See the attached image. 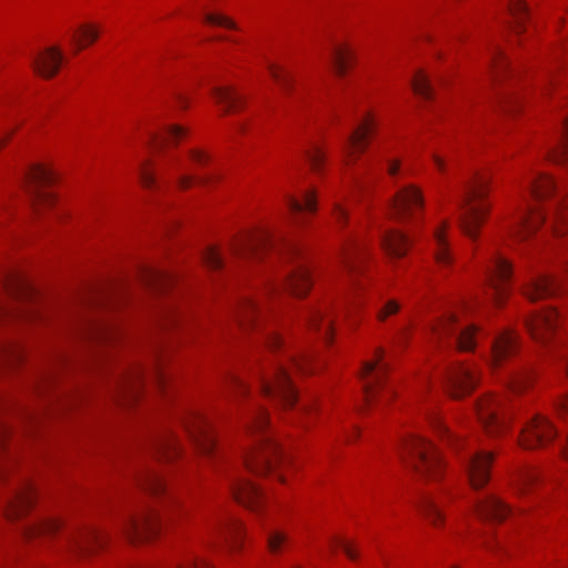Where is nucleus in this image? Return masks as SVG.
Wrapping results in <instances>:
<instances>
[{
	"label": "nucleus",
	"mask_w": 568,
	"mask_h": 568,
	"mask_svg": "<svg viewBox=\"0 0 568 568\" xmlns=\"http://www.w3.org/2000/svg\"><path fill=\"white\" fill-rule=\"evenodd\" d=\"M139 485L153 495H161L166 490L163 476L154 469H145L138 478Z\"/></svg>",
	"instance_id": "40"
},
{
	"label": "nucleus",
	"mask_w": 568,
	"mask_h": 568,
	"mask_svg": "<svg viewBox=\"0 0 568 568\" xmlns=\"http://www.w3.org/2000/svg\"><path fill=\"white\" fill-rule=\"evenodd\" d=\"M447 227L446 224H444L443 227L437 229L435 231V241H436V260L442 265H448L452 261L450 253L448 250V245L444 235L445 229Z\"/></svg>",
	"instance_id": "49"
},
{
	"label": "nucleus",
	"mask_w": 568,
	"mask_h": 568,
	"mask_svg": "<svg viewBox=\"0 0 568 568\" xmlns=\"http://www.w3.org/2000/svg\"><path fill=\"white\" fill-rule=\"evenodd\" d=\"M490 68L495 74L506 71L508 68L507 61L504 59L503 53L497 48H494L491 51Z\"/></svg>",
	"instance_id": "57"
},
{
	"label": "nucleus",
	"mask_w": 568,
	"mask_h": 568,
	"mask_svg": "<svg viewBox=\"0 0 568 568\" xmlns=\"http://www.w3.org/2000/svg\"><path fill=\"white\" fill-rule=\"evenodd\" d=\"M4 286L8 295L14 300L28 298L33 294L29 282L19 274L8 276Z\"/></svg>",
	"instance_id": "39"
},
{
	"label": "nucleus",
	"mask_w": 568,
	"mask_h": 568,
	"mask_svg": "<svg viewBox=\"0 0 568 568\" xmlns=\"http://www.w3.org/2000/svg\"><path fill=\"white\" fill-rule=\"evenodd\" d=\"M550 229L556 235L568 232V193L550 207Z\"/></svg>",
	"instance_id": "32"
},
{
	"label": "nucleus",
	"mask_w": 568,
	"mask_h": 568,
	"mask_svg": "<svg viewBox=\"0 0 568 568\" xmlns=\"http://www.w3.org/2000/svg\"><path fill=\"white\" fill-rule=\"evenodd\" d=\"M400 305L395 300L387 301L377 312V320L384 322L388 316L396 314Z\"/></svg>",
	"instance_id": "59"
},
{
	"label": "nucleus",
	"mask_w": 568,
	"mask_h": 568,
	"mask_svg": "<svg viewBox=\"0 0 568 568\" xmlns=\"http://www.w3.org/2000/svg\"><path fill=\"white\" fill-rule=\"evenodd\" d=\"M559 291V284L554 276L540 274L530 280L525 286L524 294L531 301L544 300L554 296Z\"/></svg>",
	"instance_id": "24"
},
{
	"label": "nucleus",
	"mask_w": 568,
	"mask_h": 568,
	"mask_svg": "<svg viewBox=\"0 0 568 568\" xmlns=\"http://www.w3.org/2000/svg\"><path fill=\"white\" fill-rule=\"evenodd\" d=\"M203 260L205 264L212 270H219L223 266V258L216 247H206L203 252Z\"/></svg>",
	"instance_id": "55"
},
{
	"label": "nucleus",
	"mask_w": 568,
	"mask_h": 568,
	"mask_svg": "<svg viewBox=\"0 0 568 568\" xmlns=\"http://www.w3.org/2000/svg\"><path fill=\"white\" fill-rule=\"evenodd\" d=\"M304 323L310 328L317 331L325 341H328L333 323L328 307L310 308L304 314Z\"/></svg>",
	"instance_id": "28"
},
{
	"label": "nucleus",
	"mask_w": 568,
	"mask_h": 568,
	"mask_svg": "<svg viewBox=\"0 0 568 568\" xmlns=\"http://www.w3.org/2000/svg\"><path fill=\"white\" fill-rule=\"evenodd\" d=\"M545 221L544 210L528 204L518 216L511 230V235L518 240H525Z\"/></svg>",
	"instance_id": "19"
},
{
	"label": "nucleus",
	"mask_w": 568,
	"mask_h": 568,
	"mask_svg": "<svg viewBox=\"0 0 568 568\" xmlns=\"http://www.w3.org/2000/svg\"><path fill=\"white\" fill-rule=\"evenodd\" d=\"M291 365L301 372L311 371L312 356L311 355H301V356H292L290 358Z\"/></svg>",
	"instance_id": "61"
},
{
	"label": "nucleus",
	"mask_w": 568,
	"mask_h": 568,
	"mask_svg": "<svg viewBox=\"0 0 568 568\" xmlns=\"http://www.w3.org/2000/svg\"><path fill=\"white\" fill-rule=\"evenodd\" d=\"M555 356L560 359L566 369V373L568 374V345L559 341L556 345Z\"/></svg>",
	"instance_id": "63"
},
{
	"label": "nucleus",
	"mask_w": 568,
	"mask_h": 568,
	"mask_svg": "<svg viewBox=\"0 0 568 568\" xmlns=\"http://www.w3.org/2000/svg\"><path fill=\"white\" fill-rule=\"evenodd\" d=\"M62 527V523L60 519L50 518L40 520L31 526H27L23 528V534L27 537L42 536V535H53Z\"/></svg>",
	"instance_id": "45"
},
{
	"label": "nucleus",
	"mask_w": 568,
	"mask_h": 568,
	"mask_svg": "<svg viewBox=\"0 0 568 568\" xmlns=\"http://www.w3.org/2000/svg\"><path fill=\"white\" fill-rule=\"evenodd\" d=\"M364 256V244L357 241H351L343 248L341 254V263L348 274L354 275L357 273Z\"/></svg>",
	"instance_id": "30"
},
{
	"label": "nucleus",
	"mask_w": 568,
	"mask_h": 568,
	"mask_svg": "<svg viewBox=\"0 0 568 568\" xmlns=\"http://www.w3.org/2000/svg\"><path fill=\"white\" fill-rule=\"evenodd\" d=\"M214 99L225 112H236L241 109L242 97L230 87H219L213 91Z\"/></svg>",
	"instance_id": "38"
},
{
	"label": "nucleus",
	"mask_w": 568,
	"mask_h": 568,
	"mask_svg": "<svg viewBox=\"0 0 568 568\" xmlns=\"http://www.w3.org/2000/svg\"><path fill=\"white\" fill-rule=\"evenodd\" d=\"M99 38V29L90 23L81 24L71 36V41L75 45V53L95 42Z\"/></svg>",
	"instance_id": "43"
},
{
	"label": "nucleus",
	"mask_w": 568,
	"mask_h": 568,
	"mask_svg": "<svg viewBox=\"0 0 568 568\" xmlns=\"http://www.w3.org/2000/svg\"><path fill=\"white\" fill-rule=\"evenodd\" d=\"M232 493L234 498L246 507L255 509L263 500L261 490L244 478L232 479Z\"/></svg>",
	"instance_id": "25"
},
{
	"label": "nucleus",
	"mask_w": 568,
	"mask_h": 568,
	"mask_svg": "<svg viewBox=\"0 0 568 568\" xmlns=\"http://www.w3.org/2000/svg\"><path fill=\"white\" fill-rule=\"evenodd\" d=\"M267 69L271 74V77L274 79V81L280 85L281 90L285 94H290L293 89V77L288 71H286L283 67L274 63V62H267Z\"/></svg>",
	"instance_id": "46"
},
{
	"label": "nucleus",
	"mask_w": 568,
	"mask_h": 568,
	"mask_svg": "<svg viewBox=\"0 0 568 568\" xmlns=\"http://www.w3.org/2000/svg\"><path fill=\"white\" fill-rule=\"evenodd\" d=\"M267 251H276L287 258L298 254L296 246L275 237L266 229L246 232L232 245V253L242 257H258Z\"/></svg>",
	"instance_id": "4"
},
{
	"label": "nucleus",
	"mask_w": 568,
	"mask_h": 568,
	"mask_svg": "<svg viewBox=\"0 0 568 568\" xmlns=\"http://www.w3.org/2000/svg\"><path fill=\"white\" fill-rule=\"evenodd\" d=\"M24 180L28 183V192L36 207L52 202L51 193L40 190V186L49 185L55 180L54 172L51 169L40 164L32 165L26 172Z\"/></svg>",
	"instance_id": "13"
},
{
	"label": "nucleus",
	"mask_w": 568,
	"mask_h": 568,
	"mask_svg": "<svg viewBox=\"0 0 568 568\" xmlns=\"http://www.w3.org/2000/svg\"><path fill=\"white\" fill-rule=\"evenodd\" d=\"M190 439L205 456H213L216 450L215 438L209 419L200 412H189L182 419Z\"/></svg>",
	"instance_id": "10"
},
{
	"label": "nucleus",
	"mask_w": 568,
	"mask_h": 568,
	"mask_svg": "<svg viewBox=\"0 0 568 568\" xmlns=\"http://www.w3.org/2000/svg\"><path fill=\"white\" fill-rule=\"evenodd\" d=\"M511 277V265L498 252L491 251L486 265V278L489 286V298L500 304L508 293V282Z\"/></svg>",
	"instance_id": "9"
},
{
	"label": "nucleus",
	"mask_w": 568,
	"mask_h": 568,
	"mask_svg": "<svg viewBox=\"0 0 568 568\" xmlns=\"http://www.w3.org/2000/svg\"><path fill=\"white\" fill-rule=\"evenodd\" d=\"M205 21L229 29H236V24L232 20L221 14L207 13L205 16Z\"/></svg>",
	"instance_id": "62"
},
{
	"label": "nucleus",
	"mask_w": 568,
	"mask_h": 568,
	"mask_svg": "<svg viewBox=\"0 0 568 568\" xmlns=\"http://www.w3.org/2000/svg\"><path fill=\"white\" fill-rule=\"evenodd\" d=\"M531 369L521 363H511L507 365L501 374V379L505 385L514 392H520L531 381Z\"/></svg>",
	"instance_id": "26"
},
{
	"label": "nucleus",
	"mask_w": 568,
	"mask_h": 568,
	"mask_svg": "<svg viewBox=\"0 0 568 568\" xmlns=\"http://www.w3.org/2000/svg\"><path fill=\"white\" fill-rule=\"evenodd\" d=\"M444 383L447 392L454 398L462 397L476 386V369L464 364L450 366L445 371Z\"/></svg>",
	"instance_id": "12"
},
{
	"label": "nucleus",
	"mask_w": 568,
	"mask_h": 568,
	"mask_svg": "<svg viewBox=\"0 0 568 568\" xmlns=\"http://www.w3.org/2000/svg\"><path fill=\"white\" fill-rule=\"evenodd\" d=\"M184 135V128L172 124L166 126L161 134L153 135L151 139V144L155 150H162L166 145L176 144Z\"/></svg>",
	"instance_id": "42"
},
{
	"label": "nucleus",
	"mask_w": 568,
	"mask_h": 568,
	"mask_svg": "<svg viewBox=\"0 0 568 568\" xmlns=\"http://www.w3.org/2000/svg\"><path fill=\"white\" fill-rule=\"evenodd\" d=\"M311 273L305 264L295 265L278 284L268 287L266 295L278 294L281 291L290 292L295 296H303L310 290Z\"/></svg>",
	"instance_id": "15"
},
{
	"label": "nucleus",
	"mask_w": 568,
	"mask_h": 568,
	"mask_svg": "<svg viewBox=\"0 0 568 568\" xmlns=\"http://www.w3.org/2000/svg\"><path fill=\"white\" fill-rule=\"evenodd\" d=\"M430 423L456 452L466 450L463 459L469 483L475 489L481 488L489 479L493 455L487 452L475 450L464 438L446 428L437 417H432Z\"/></svg>",
	"instance_id": "2"
},
{
	"label": "nucleus",
	"mask_w": 568,
	"mask_h": 568,
	"mask_svg": "<svg viewBox=\"0 0 568 568\" xmlns=\"http://www.w3.org/2000/svg\"><path fill=\"white\" fill-rule=\"evenodd\" d=\"M557 432L542 415H535L521 430L520 445L525 448H536L550 442Z\"/></svg>",
	"instance_id": "14"
},
{
	"label": "nucleus",
	"mask_w": 568,
	"mask_h": 568,
	"mask_svg": "<svg viewBox=\"0 0 568 568\" xmlns=\"http://www.w3.org/2000/svg\"><path fill=\"white\" fill-rule=\"evenodd\" d=\"M433 333L440 341L444 337L452 336L450 344L460 351H470L475 346V336L477 328L474 325L459 328L456 314L447 312L434 326Z\"/></svg>",
	"instance_id": "8"
},
{
	"label": "nucleus",
	"mask_w": 568,
	"mask_h": 568,
	"mask_svg": "<svg viewBox=\"0 0 568 568\" xmlns=\"http://www.w3.org/2000/svg\"><path fill=\"white\" fill-rule=\"evenodd\" d=\"M486 180L481 176H476L471 182L465 186L464 194L459 201V225L463 232L475 239L477 230L483 223L484 215L487 212V206L481 202L485 195Z\"/></svg>",
	"instance_id": "5"
},
{
	"label": "nucleus",
	"mask_w": 568,
	"mask_h": 568,
	"mask_svg": "<svg viewBox=\"0 0 568 568\" xmlns=\"http://www.w3.org/2000/svg\"><path fill=\"white\" fill-rule=\"evenodd\" d=\"M509 11L514 18L513 30L519 33L523 29L525 18L528 16V8L524 0H511Z\"/></svg>",
	"instance_id": "51"
},
{
	"label": "nucleus",
	"mask_w": 568,
	"mask_h": 568,
	"mask_svg": "<svg viewBox=\"0 0 568 568\" xmlns=\"http://www.w3.org/2000/svg\"><path fill=\"white\" fill-rule=\"evenodd\" d=\"M383 351L378 349L373 359L367 361L362 367V379L365 399L368 406L379 405L393 397V390L383 389L382 383L387 366L382 362Z\"/></svg>",
	"instance_id": "6"
},
{
	"label": "nucleus",
	"mask_w": 568,
	"mask_h": 568,
	"mask_svg": "<svg viewBox=\"0 0 568 568\" xmlns=\"http://www.w3.org/2000/svg\"><path fill=\"white\" fill-rule=\"evenodd\" d=\"M33 496L34 488L29 484L19 490L11 501L10 509L7 514L8 518H18L31 505Z\"/></svg>",
	"instance_id": "41"
},
{
	"label": "nucleus",
	"mask_w": 568,
	"mask_h": 568,
	"mask_svg": "<svg viewBox=\"0 0 568 568\" xmlns=\"http://www.w3.org/2000/svg\"><path fill=\"white\" fill-rule=\"evenodd\" d=\"M197 182L199 184H207L211 181L210 176H202V178H194L193 175L183 173L178 176V184L181 189H187L190 187L194 182Z\"/></svg>",
	"instance_id": "60"
},
{
	"label": "nucleus",
	"mask_w": 568,
	"mask_h": 568,
	"mask_svg": "<svg viewBox=\"0 0 568 568\" xmlns=\"http://www.w3.org/2000/svg\"><path fill=\"white\" fill-rule=\"evenodd\" d=\"M305 156L314 171H318L324 162L325 154L321 146L313 144L305 151Z\"/></svg>",
	"instance_id": "54"
},
{
	"label": "nucleus",
	"mask_w": 568,
	"mask_h": 568,
	"mask_svg": "<svg viewBox=\"0 0 568 568\" xmlns=\"http://www.w3.org/2000/svg\"><path fill=\"white\" fill-rule=\"evenodd\" d=\"M332 64L338 75H344L352 62V52L348 48L336 45L332 52Z\"/></svg>",
	"instance_id": "48"
},
{
	"label": "nucleus",
	"mask_w": 568,
	"mask_h": 568,
	"mask_svg": "<svg viewBox=\"0 0 568 568\" xmlns=\"http://www.w3.org/2000/svg\"><path fill=\"white\" fill-rule=\"evenodd\" d=\"M381 244L389 256L402 257L409 247V240L404 233L390 230L382 234Z\"/></svg>",
	"instance_id": "29"
},
{
	"label": "nucleus",
	"mask_w": 568,
	"mask_h": 568,
	"mask_svg": "<svg viewBox=\"0 0 568 568\" xmlns=\"http://www.w3.org/2000/svg\"><path fill=\"white\" fill-rule=\"evenodd\" d=\"M503 400L487 396L476 404V414L488 434H497L505 426V420L499 416Z\"/></svg>",
	"instance_id": "18"
},
{
	"label": "nucleus",
	"mask_w": 568,
	"mask_h": 568,
	"mask_svg": "<svg viewBox=\"0 0 568 568\" xmlns=\"http://www.w3.org/2000/svg\"><path fill=\"white\" fill-rule=\"evenodd\" d=\"M63 61V54L58 47H50L32 59L34 71L47 79L54 77Z\"/></svg>",
	"instance_id": "23"
},
{
	"label": "nucleus",
	"mask_w": 568,
	"mask_h": 568,
	"mask_svg": "<svg viewBox=\"0 0 568 568\" xmlns=\"http://www.w3.org/2000/svg\"><path fill=\"white\" fill-rule=\"evenodd\" d=\"M258 314H262L260 302L253 297H245L236 311V322L241 327L247 328Z\"/></svg>",
	"instance_id": "36"
},
{
	"label": "nucleus",
	"mask_w": 568,
	"mask_h": 568,
	"mask_svg": "<svg viewBox=\"0 0 568 568\" xmlns=\"http://www.w3.org/2000/svg\"><path fill=\"white\" fill-rule=\"evenodd\" d=\"M518 348V339L515 332L506 329L500 333L491 344V365L501 366L504 361L514 356Z\"/></svg>",
	"instance_id": "22"
},
{
	"label": "nucleus",
	"mask_w": 568,
	"mask_h": 568,
	"mask_svg": "<svg viewBox=\"0 0 568 568\" xmlns=\"http://www.w3.org/2000/svg\"><path fill=\"white\" fill-rule=\"evenodd\" d=\"M473 511L483 520L501 521L510 514V508L498 497L487 495L474 504Z\"/></svg>",
	"instance_id": "21"
},
{
	"label": "nucleus",
	"mask_w": 568,
	"mask_h": 568,
	"mask_svg": "<svg viewBox=\"0 0 568 568\" xmlns=\"http://www.w3.org/2000/svg\"><path fill=\"white\" fill-rule=\"evenodd\" d=\"M558 314L554 308L540 310L525 320V324L531 336L539 342L548 343L555 335Z\"/></svg>",
	"instance_id": "16"
},
{
	"label": "nucleus",
	"mask_w": 568,
	"mask_h": 568,
	"mask_svg": "<svg viewBox=\"0 0 568 568\" xmlns=\"http://www.w3.org/2000/svg\"><path fill=\"white\" fill-rule=\"evenodd\" d=\"M145 378V372L140 366H134L124 372L119 381L120 390L130 398H135L140 385Z\"/></svg>",
	"instance_id": "33"
},
{
	"label": "nucleus",
	"mask_w": 568,
	"mask_h": 568,
	"mask_svg": "<svg viewBox=\"0 0 568 568\" xmlns=\"http://www.w3.org/2000/svg\"><path fill=\"white\" fill-rule=\"evenodd\" d=\"M267 418L265 412L255 406L247 422V432L256 437L250 448L243 449L241 459L245 468L256 474H266L272 470L276 459L282 458V452L276 440L265 429Z\"/></svg>",
	"instance_id": "1"
},
{
	"label": "nucleus",
	"mask_w": 568,
	"mask_h": 568,
	"mask_svg": "<svg viewBox=\"0 0 568 568\" xmlns=\"http://www.w3.org/2000/svg\"><path fill=\"white\" fill-rule=\"evenodd\" d=\"M261 390L263 394L288 408L297 403L296 390L293 386L288 368L284 364H275L270 374L261 378Z\"/></svg>",
	"instance_id": "7"
},
{
	"label": "nucleus",
	"mask_w": 568,
	"mask_h": 568,
	"mask_svg": "<svg viewBox=\"0 0 568 568\" xmlns=\"http://www.w3.org/2000/svg\"><path fill=\"white\" fill-rule=\"evenodd\" d=\"M551 159L558 163L568 159V116L562 121L560 140L551 152Z\"/></svg>",
	"instance_id": "50"
},
{
	"label": "nucleus",
	"mask_w": 568,
	"mask_h": 568,
	"mask_svg": "<svg viewBox=\"0 0 568 568\" xmlns=\"http://www.w3.org/2000/svg\"><path fill=\"white\" fill-rule=\"evenodd\" d=\"M143 281L149 287L154 290H164L166 286L173 283L174 278L166 271L148 267L143 272Z\"/></svg>",
	"instance_id": "44"
},
{
	"label": "nucleus",
	"mask_w": 568,
	"mask_h": 568,
	"mask_svg": "<svg viewBox=\"0 0 568 568\" xmlns=\"http://www.w3.org/2000/svg\"><path fill=\"white\" fill-rule=\"evenodd\" d=\"M141 182L145 187H152L155 184V174L151 162H144L140 168Z\"/></svg>",
	"instance_id": "58"
},
{
	"label": "nucleus",
	"mask_w": 568,
	"mask_h": 568,
	"mask_svg": "<svg viewBox=\"0 0 568 568\" xmlns=\"http://www.w3.org/2000/svg\"><path fill=\"white\" fill-rule=\"evenodd\" d=\"M153 453L159 458L172 459L180 454V445L175 436L168 432L159 436L152 443Z\"/></svg>",
	"instance_id": "35"
},
{
	"label": "nucleus",
	"mask_w": 568,
	"mask_h": 568,
	"mask_svg": "<svg viewBox=\"0 0 568 568\" xmlns=\"http://www.w3.org/2000/svg\"><path fill=\"white\" fill-rule=\"evenodd\" d=\"M215 532L232 548L239 549L243 536V526L233 517H222L214 524Z\"/></svg>",
	"instance_id": "27"
},
{
	"label": "nucleus",
	"mask_w": 568,
	"mask_h": 568,
	"mask_svg": "<svg viewBox=\"0 0 568 568\" xmlns=\"http://www.w3.org/2000/svg\"><path fill=\"white\" fill-rule=\"evenodd\" d=\"M176 568H212L204 559L199 557H190Z\"/></svg>",
	"instance_id": "64"
},
{
	"label": "nucleus",
	"mask_w": 568,
	"mask_h": 568,
	"mask_svg": "<svg viewBox=\"0 0 568 568\" xmlns=\"http://www.w3.org/2000/svg\"><path fill=\"white\" fill-rule=\"evenodd\" d=\"M287 205L294 214L314 212L316 209V195L313 191H307L304 193L302 200L290 196L287 197Z\"/></svg>",
	"instance_id": "47"
},
{
	"label": "nucleus",
	"mask_w": 568,
	"mask_h": 568,
	"mask_svg": "<svg viewBox=\"0 0 568 568\" xmlns=\"http://www.w3.org/2000/svg\"><path fill=\"white\" fill-rule=\"evenodd\" d=\"M373 131V120L366 116L363 122L352 132L343 146L344 161L348 164L355 153L363 152L367 145Z\"/></svg>",
	"instance_id": "20"
},
{
	"label": "nucleus",
	"mask_w": 568,
	"mask_h": 568,
	"mask_svg": "<svg viewBox=\"0 0 568 568\" xmlns=\"http://www.w3.org/2000/svg\"><path fill=\"white\" fill-rule=\"evenodd\" d=\"M402 462L423 477L436 480L442 476L444 464L432 443L423 437H407L398 452Z\"/></svg>",
	"instance_id": "3"
},
{
	"label": "nucleus",
	"mask_w": 568,
	"mask_h": 568,
	"mask_svg": "<svg viewBox=\"0 0 568 568\" xmlns=\"http://www.w3.org/2000/svg\"><path fill=\"white\" fill-rule=\"evenodd\" d=\"M418 508L420 513L434 525L440 526L443 523V513L440 510V500L433 494L424 495L419 501Z\"/></svg>",
	"instance_id": "37"
},
{
	"label": "nucleus",
	"mask_w": 568,
	"mask_h": 568,
	"mask_svg": "<svg viewBox=\"0 0 568 568\" xmlns=\"http://www.w3.org/2000/svg\"><path fill=\"white\" fill-rule=\"evenodd\" d=\"M105 538L104 534L93 528H85L72 532L70 536V542L74 548H77V550L85 552L91 548L103 544Z\"/></svg>",
	"instance_id": "31"
},
{
	"label": "nucleus",
	"mask_w": 568,
	"mask_h": 568,
	"mask_svg": "<svg viewBox=\"0 0 568 568\" xmlns=\"http://www.w3.org/2000/svg\"><path fill=\"white\" fill-rule=\"evenodd\" d=\"M162 525L160 516L153 511H144L141 516H129L122 525V534L131 541L144 540L154 536Z\"/></svg>",
	"instance_id": "11"
},
{
	"label": "nucleus",
	"mask_w": 568,
	"mask_h": 568,
	"mask_svg": "<svg viewBox=\"0 0 568 568\" xmlns=\"http://www.w3.org/2000/svg\"><path fill=\"white\" fill-rule=\"evenodd\" d=\"M557 191L555 182L546 175L537 174L527 182L528 194L537 201L546 199Z\"/></svg>",
	"instance_id": "34"
},
{
	"label": "nucleus",
	"mask_w": 568,
	"mask_h": 568,
	"mask_svg": "<svg viewBox=\"0 0 568 568\" xmlns=\"http://www.w3.org/2000/svg\"><path fill=\"white\" fill-rule=\"evenodd\" d=\"M539 480V473L535 469L525 470L520 476L519 489L525 493Z\"/></svg>",
	"instance_id": "56"
},
{
	"label": "nucleus",
	"mask_w": 568,
	"mask_h": 568,
	"mask_svg": "<svg viewBox=\"0 0 568 568\" xmlns=\"http://www.w3.org/2000/svg\"><path fill=\"white\" fill-rule=\"evenodd\" d=\"M414 92L425 100L433 98V88L430 85L428 77L419 71L415 74L412 81Z\"/></svg>",
	"instance_id": "52"
},
{
	"label": "nucleus",
	"mask_w": 568,
	"mask_h": 568,
	"mask_svg": "<svg viewBox=\"0 0 568 568\" xmlns=\"http://www.w3.org/2000/svg\"><path fill=\"white\" fill-rule=\"evenodd\" d=\"M424 205L422 192L414 185H407L399 190L392 204L393 214L403 220L414 216Z\"/></svg>",
	"instance_id": "17"
},
{
	"label": "nucleus",
	"mask_w": 568,
	"mask_h": 568,
	"mask_svg": "<svg viewBox=\"0 0 568 568\" xmlns=\"http://www.w3.org/2000/svg\"><path fill=\"white\" fill-rule=\"evenodd\" d=\"M266 530V541L267 547L271 552L276 554L282 549V546L285 545L287 540V536L284 531L275 529V528H268L264 527Z\"/></svg>",
	"instance_id": "53"
}]
</instances>
